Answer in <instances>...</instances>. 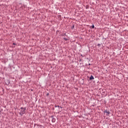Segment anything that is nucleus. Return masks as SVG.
I'll use <instances>...</instances> for the list:
<instances>
[{
	"mask_svg": "<svg viewBox=\"0 0 128 128\" xmlns=\"http://www.w3.org/2000/svg\"><path fill=\"white\" fill-rule=\"evenodd\" d=\"M19 110H20L19 114H20V116H22V114H26L25 108H21Z\"/></svg>",
	"mask_w": 128,
	"mask_h": 128,
	"instance_id": "f257e3e1",
	"label": "nucleus"
},
{
	"mask_svg": "<svg viewBox=\"0 0 128 128\" xmlns=\"http://www.w3.org/2000/svg\"><path fill=\"white\" fill-rule=\"evenodd\" d=\"M98 46H100V44H98Z\"/></svg>",
	"mask_w": 128,
	"mask_h": 128,
	"instance_id": "423d86ee",
	"label": "nucleus"
},
{
	"mask_svg": "<svg viewBox=\"0 0 128 128\" xmlns=\"http://www.w3.org/2000/svg\"><path fill=\"white\" fill-rule=\"evenodd\" d=\"M92 28H94V25L92 26Z\"/></svg>",
	"mask_w": 128,
	"mask_h": 128,
	"instance_id": "20e7f679",
	"label": "nucleus"
},
{
	"mask_svg": "<svg viewBox=\"0 0 128 128\" xmlns=\"http://www.w3.org/2000/svg\"><path fill=\"white\" fill-rule=\"evenodd\" d=\"M47 96H48V94H47Z\"/></svg>",
	"mask_w": 128,
	"mask_h": 128,
	"instance_id": "6e6552de",
	"label": "nucleus"
},
{
	"mask_svg": "<svg viewBox=\"0 0 128 128\" xmlns=\"http://www.w3.org/2000/svg\"><path fill=\"white\" fill-rule=\"evenodd\" d=\"M90 80H94V76H91L90 77Z\"/></svg>",
	"mask_w": 128,
	"mask_h": 128,
	"instance_id": "f03ea898",
	"label": "nucleus"
},
{
	"mask_svg": "<svg viewBox=\"0 0 128 128\" xmlns=\"http://www.w3.org/2000/svg\"><path fill=\"white\" fill-rule=\"evenodd\" d=\"M64 40H68V38H64Z\"/></svg>",
	"mask_w": 128,
	"mask_h": 128,
	"instance_id": "39448f33",
	"label": "nucleus"
},
{
	"mask_svg": "<svg viewBox=\"0 0 128 128\" xmlns=\"http://www.w3.org/2000/svg\"><path fill=\"white\" fill-rule=\"evenodd\" d=\"M106 113L108 114H110V111H108L106 112Z\"/></svg>",
	"mask_w": 128,
	"mask_h": 128,
	"instance_id": "7ed1b4c3",
	"label": "nucleus"
},
{
	"mask_svg": "<svg viewBox=\"0 0 128 128\" xmlns=\"http://www.w3.org/2000/svg\"><path fill=\"white\" fill-rule=\"evenodd\" d=\"M14 44H16L14 43Z\"/></svg>",
	"mask_w": 128,
	"mask_h": 128,
	"instance_id": "1a4fd4ad",
	"label": "nucleus"
},
{
	"mask_svg": "<svg viewBox=\"0 0 128 128\" xmlns=\"http://www.w3.org/2000/svg\"><path fill=\"white\" fill-rule=\"evenodd\" d=\"M58 108H60V106H58Z\"/></svg>",
	"mask_w": 128,
	"mask_h": 128,
	"instance_id": "0eeeda50",
	"label": "nucleus"
},
{
	"mask_svg": "<svg viewBox=\"0 0 128 128\" xmlns=\"http://www.w3.org/2000/svg\"><path fill=\"white\" fill-rule=\"evenodd\" d=\"M64 34V36H66V34Z\"/></svg>",
	"mask_w": 128,
	"mask_h": 128,
	"instance_id": "9d476101",
	"label": "nucleus"
}]
</instances>
